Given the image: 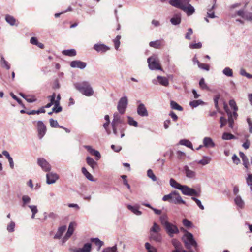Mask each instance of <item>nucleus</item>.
<instances>
[{"label":"nucleus","mask_w":252,"mask_h":252,"mask_svg":"<svg viewBox=\"0 0 252 252\" xmlns=\"http://www.w3.org/2000/svg\"><path fill=\"white\" fill-rule=\"evenodd\" d=\"M74 86L76 90L85 96H91L94 94V90L88 81L75 83Z\"/></svg>","instance_id":"nucleus-1"},{"label":"nucleus","mask_w":252,"mask_h":252,"mask_svg":"<svg viewBox=\"0 0 252 252\" xmlns=\"http://www.w3.org/2000/svg\"><path fill=\"white\" fill-rule=\"evenodd\" d=\"M123 114H121L119 112H115L113 114V119L111 122V126L113 133L116 136L119 135L118 128L120 126L126 124L122 116Z\"/></svg>","instance_id":"nucleus-2"},{"label":"nucleus","mask_w":252,"mask_h":252,"mask_svg":"<svg viewBox=\"0 0 252 252\" xmlns=\"http://www.w3.org/2000/svg\"><path fill=\"white\" fill-rule=\"evenodd\" d=\"M162 200L168 201L171 203L175 204H183L186 205V201L183 200L178 192L176 190L173 191L169 194L164 195L162 198Z\"/></svg>","instance_id":"nucleus-3"},{"label":"nucleus","mask_w":252,"mask_h":252,"mask_svg":"<svg viewBox=\"0 0 252 252\" xmlns=\"http://www.w3.org/2000/svg\"><path fill=\"white\" fill-rule=\"evenodd\" d=\"M183 240L187 249H190L192 247L196 248L197 243L194 239L193 235L190 232H186L183 237Z\"/></svg>","instance_id":"nucleus-4"},{"label":"nucleus","mask_w":252,"mask_h":252,"mask_svg":"<svg viewBox=\"0 0 252 252\" xmlns=\"http://www.w3.org/2000/svg\"><path fill=\"white\" fill-rule=\"evenodd\" d=\"M148 66L151 70H161L159 61L156 55L152 56L148 58Z\"/></svg>","instance_id":"nucleus-5"},{"label":"nucleus","mask_w":252,"mask_h":252,"mask_svg":"<svg viewBox=\"0 0 252 252\" xmlns=\"http://www.w3.org/2000/svg\"><path fill=\"white\" fill-rule=\"evenodd\" d=\"M128 105V98L127 96L121 97L118 103L117 110L121 114H124Z\"/></svg>","instance_id":"nucleus-6"},{"label":"nucleus","mask_w":252,"mask_h":252,"mask_svg":"<svg viewBox=\"0 0 252 252\" xmlns=\"http://www.w3.org/2000/svg\"><path fill=\"white\" fill-rule=\"evenodd\" d=\"M37 163L44 172H49L51 170L52 167L50 164L43 158H37Z\"/></svg>","instance_id":"nucleus-7"},{"label":"nucleus","mask_w":252,"mask_h":252,"mask_svg":"<svg viewBox=\"0 0 252 252\" xmlns=\"http://www.w3.org/2000/svg\"><path fill=\"white\" fill-rule=\"evenodd\" d=\"M190 0H170L169 3L175 7L182 9L183 7H186L189 4Z\"/></svg>","instance_id":"nucleus-8"},{"label":"nucleus","mask_w":252,"mask_h":252,"mask_svg":"<svg viewBox=\"0 0 252 252\" xmlns=\"http://www.w3.org/2000/svg\"><path fill=\"white\" fill-rule=\"evenodd\" d=\"M164 227L166 233L170 237H173L175 234L179 233L177 226L170 222L168 223Z\"/></svg>","instance_id":"nucleus-9"},{"label":"nucleus","mask_w":252,"mask_h":252,"mask_svg":"<svg viewBox=\"0 0 252 252\" xmlns=\"http://www.w3.org/2000/svg\"><path fill=\"white\" fill-rule=\"evenodd\" d=\"M46 183L48 185L53 184L59 179V176L53 172H49L46 175Z\"/></svg>","instance_id":"nucleus-10"},{"label":"nucleus","mask_w":252,"mask_h":252,"mask_svg":"<svg viewBox=\"0 0 252 252\" xmlns=\"http://www.w3.org/2000/svg\"><path fill=\"white\" fill-rule=\"evenodd\" d=\"M180 190L182 193L188 196L197 195V191L193 189L190 188L186 185H182Z\"/></svg>","instance_id":"nucleus-11"},{"label":"nucleus","mask_w":252,"mask_h":252,"mask_svg":"<svg viewBox=\"0 0 252 252\" xmlns=\"http://www.w3.org/2000/svg\"><path fill=\"white\" fill-rule=\"evenodd\" d=\"M37 130L38 137L41 139L46 132V126L41 121L37 122Z\"/></svg>","instance_id":"nucleus-12"},{"label":"nucleus","mask_w":252,"mask_h":252,"mask_svg":"<svg viewBox=\"0 0 252 252\" xmlns=\"http://www.w3.org/2000/svg\"><path fill=\"white\" fill-rule=\"evenodd\" d=\"M236 15L247 21L252 22V12H247L244 9H241L236 12Z\"/></svg>","instance_id":"nucleus-13"},{"label":"nucleus","mask_w":252,"mask_h":252,"mask_svg":"<svg viewBox=\"0 0 252 252\" xmlns=\"http://www.w3.org/2000/svg\"><path fill=\"white\" fill-rule=\"evenodd\" d=\"M70 65L72 68H77L83 69L86 67L87 63L85 62H83L79 60H74L71 62Z\"/></svg>","instance_id":"nucleus-14"},{"label":"nucleus","mask_w":252,"mask_h":252,"mask_svg":"<svg viewBox=\"0 0 252 252\" xmlns=\"http://www.w3.org/2000/svg\"><path fill=\"white\" fill-rule=\"evenodd\" d=\"M137 112L141 117H147L148 116V111L143 103H140L138 105Z\"/></svg>","instance_id":"nucleus-15"},{"label":"nucleus","mask_w":252,"mask_h":252,"mask_svg":"<svg viewBox=\"0 0 252 252\" xmlns=\"http://www.w3.org/2000/svg\"><path fill=\"white\" fill-rule=\"evenodd\" d=\"M183 170L186 176L188 178L194 179L196 177V172L194 170L190 169L188 166L185 165L183 167Z\"/></svg>","instance_id":"nucleus-16"},{"label":"nucleus","mask_w":252,"mask_h":252,"mask_svg":"<svg viewBox=\"0 0 252 252\" xmlns=\"http://www.w3.org/2000/svg\"><path fill=\"white\" fill-rule=\"evenodd\" d=\"M91 248V244L87 243L85 244L82 248L72 249L71 252H90Z\"/></svg>","instance_id":"nucleus-17"},{"label":"nucleus","mask_w":252,"mask_h":252,"mask_svg":"<svg viewBox=\"0 0 252 252\" xmlns=\"http://www.w3.org/2000/svg\"><path fill=\"white\" fill-rule=\"evenodd\" d=\"M94 49L97 52L105 53L110 50V48L103 44H95L94 45Z\"/></svg>","instance_id":"nucleus-18"},{"label":"nucleus","mask_w":252,"mask_h":252,"mask_svg":"<svg viewBox=\"0 0 252 252\" xmlns=\"http://www.w3.org/2000/svg\"><path fill=\"white\" fill-rule=\"evenodd\" d=\"M84 147L92 155L96 157V159L99 160L101 158V155L99 151L92 148V147L89 145H85Z\"/></svg>","instance_id":"nucleus-19"},{"label":"nucleus","mask_w":252,"mask_h":252,"mask_svg":"<svg viewBox=\"0 0 252 252\" xmlns=\"http://www.w3.org/2000/svg\"><path fill=\"white\" fill-rule=\"evenodd\" d=\"M149 239L154 241L156 242L160 243L162 241V237L160 233L150 232Z\"/></svg>","instance_id":"nucleus-20"},{"label":"nucleus","mask_w":252,"mask_h":252,"mask_svg":"<svg viewBox=\"0 0 252 252\" xmlns=\"http://www.w3.org/2000/svg\"><path fill=\"white\" fill-rule=\"evenodd\" d=\"M170 22L173 25H178L181 22V14L180 12L175 13L173 17L171 18Z\"/></svg>","instance_id":"nucleus-21"},{"label":"nucleus","mask_w":252,"mask_h":252,"mask_svg":"<svg viewBox=\"0 0 252 252\" xmlns=\"http://www.w3.org/2000/svg\"><path fill=\"white\" fill-rule=\"evenodd\" d=\"M74 223L73 222L70 223L67 231L65 236L63 238V240L64 241H65L67 240H68L72 235L74 232Z\"/></svg>","instance_id":"nucleus-22"},{"label":"nucleus","mask_w":252,"mask_h":252,"mask_svg":"<svg viewBox=\"0 0 252 252\" xmlns=\"http://www.w3.org/2000/svg\"><path fill=\"white\" fill-rule=\"evenodd\" d=\"M203 146L206 148H213L215 144L212 139L209 137H205L203 140Z\"/></svg>","instance_id":"nucleus-23"},{"label":"nucleus","mask_w":252,"mask_h":252,"mask_svg":"<svg viewBox=\"0 0 252 252\" xmlns=\"http://www.w3.org/2000/svg\"><path fill=\"white\" fill-rule=\"evenodd\" d=\"M182 10L189 16L192 15L195 12V8L190 3L187 6L183 7Z\"/></svg>","instance_id":"nucleus-24"},{"label":"nucleus","mask_w":252,"mask_h":252,"mask_svg":"<svg viewBox=\"0 0 252 252\" xmlns=\"http://www.w3.org/2000/svg\"><path fill=\"white\" fill-rule=\"evenodd\" d=\"M66 227L65 225L62 226L58 228V230L56 234L54 236V238L55 239H60L61 238L63 233L66 230Z\"/></svg>","instance_id":"nucleus-25"},{"label":"nucleus","mask_w":252,"mask_h":252,"mask_svg":"<svg viewBox=\"0 0 252 252\" xmlns=\"http://www.w3.org/2000/svg\"><path fill=\"white\" fill-rule=\"evenodd\" d=\"M157 78V80L160 85L165 87L168 86L169 80L166 77L161 76H158Z\"/></svg>","instance_id":"nucleus-26"},{"label":"nucleus","mask_w":252,"mask_h":252,"mask_svg":"<svg viewBox=\"0 0 252 252\" xmlns=\"http://www.w3.org/2000/svg\"><path fill=\"white\" fill-rule=\"evenodd\" d=\"M234 202L236 205L239 208L241 209L244 208L245 203L240 196L237 195L234 199Z\"/></svg>","instance_id":"nucleus-27"},{"label":"nucleus","mask_w":252,"mask_h":252,"mask_svg":"<svg viewBox=\"0 0 252 252\" xmlns=\"http://www.w3.org/2000/svg\"><path fill=\"white\" fill-rule=\"evenodd\" d=\"M31 199L30 196L24 195L22 197V207L23 208L28 206V204L31 202Z\"/></svg>","instance_id":"nucleus-28"},{"label":"nucleus","mask_w":252,"mask_h":252,"mask_svg":"<svg viewBox=\"0 0 252 252\" xmlns=\"http://www.w3.org/2000/svg\"><path fill=\"white\" fill-rule=\"evenodd\" d=\"M86 162L87 164L89 166H90L93 169H95L97 165V162L95 161L93 158L89 157H87Z\"/></svg>","instance_id":"nucleus-29"},{"label":"nucleus","mask_w":252,"mask_h":252,"mask_svg":"<svg viewBox=\"0 0 252 252\" xmlns=\"http://www.w3.org/2000/svg\"><path fill=\"white\" fill-rule=\"evenodd\" d=\"M170 185L175 189L180 190L182 185L178 183L175 180L171 178L169 181Z\"/></svg>","instance_id":"nucleus-30"},{"label":"nucleus","mask_w":252,"mask_h":252,"mask_svg":"<svg viewBox=\"0 0 252 252\" xmlns=\"http://www.w3.org/2000/svg\"><path fill=\"white\" fill-rule=\"evenodd\" d=\"M62 53L64 55L70 57H73L76 55V52L75 50L73 49L64 50L62 51Z\"/></svg>","instance_id":"nucleus-31"},{"label":"nucleus","mask_w":252,"mask_h":252,"mask_svg":"<svg viewBox=\"0 0 252 252\" xmlns=\"http://www.w3.org/2000/svg\"><path fill=\"white\" fill-rule=\"evenodd\" d=\"M161 230L160 226L157 223L154 222L153 226L150 228V232L160 233Z\"/></svg>","instance_id":"nucleus-32"},{"label":"nucleus","mask_w":252,"mask_h":252,"mask_svg":"<svg viewBox=\"0 0 252 252\" xmlns=\"http://www.w3.org/2000/svg\"><path fill=\"white\" fill-rule=\"evenodd\" d=\"M127 208L136 215L139 216L142 214V212L139 210L137 207L128 205H127Z\"/></svg>","instance_id":"nucleus-33"},{"label":"nucleus","mask_w":252,"mask_h":252,"mask_svg":"<svg viewBox=\"0 0 252 252\" xmlns=\"http://www.w3.org/2000/svg\"><path fill=\"white\" fill-rule=\"evenodd\" d=\"M82 172L87 179L91 181H94L93 176L87 171L86 168H82Z\"/></svg>","instance_id":"nucleus-34"},{"label":"nucleus","mask_w":252,"mask_h":252,"mask_svg":"<svg viewBox=\"0 0 252 252\" xmlns=\"http://www.w3.org/2000/svg\"><path fill=\"white\" fill-rule=\"evenodd\" d=\"M147 176L151 179L153 181H157V184H159L158 181L157 177L155 176L153 171L149 169L147 170Z\"/></svg>","instance_id":"nucleus-35"},{"label":"nucleus","mask_w":252,"mask_h":252,"mask_svg":"<svg viewBox=\"0 0 252 252\" xmlns=\"http://www.w3.org/2000/svg\"><path fill=\"white\" fill-rule=\"evenodd\" d=\"M161 45V40H157L154 41H151L149 43L150 46L154 48L158 49L160 47Z\"/></svg>","instance_id":"nucleus-36"},{"label":"nucleus","mask_w":252,"mask_h":252,"mask_svg":"<svg viewBox=\"0 0 252 252\" xmlns=\"http://www.w3.org/2000/svg\"><path fill=\"white\" fill-rule=\"evenodd\" d=\"M227 115L228 120H227V122H230L231 121L234 122V120L237 119L238 116L237 113L236 112L228 113Z\"/></svg>","instance_id":"nucleus-37"},{"label":"nucleus","mask_w":252,"mask_h":252,"mask_svg":"<svg viewBox=\"0 0 252 252\" xmlns=\"http://www.w3.org/2000/svg\"><path fill=\"white\" fill-rule=\"evenodd\" d=\"M204 104V102L200 99L193 100L189 102V105L192 108L197 107L199 105H203Z\"/></svg>","instance_id":"nucleus-38"},{"label":"nucleus","mask_w":252,"mask_h":252,"mask_svg":"<svg viewBox=\"0 0 252 252\" xmlns=\"http://www.w3.org/2000/svg\"><path fill=\"white\" fill-rule=\"evenodd\" d=\"M222 138L225 140H228L231 139H236L237 138L231 133L228 132H224L222 134Z\"/></svg>","instance_id":"nucleus-39"},{"label":"nucleus","mask_w":252,"mask_h":252,"mask_svg":"<svg viewBox=\"0 0 252 252\" xmlns=\"http://www.w3.org/2000/svg\"><path fill=\"white\" fill-rule=\"evenodd\" d=\"M0 63L2 67L5 68L7 70L10 69V64L8 62L4 59L2 55L1 56Z\"/></svg>","instance_id":"nucleus-40"},{"label":"nucleus","mask_w":252,"mask_h":252,"mask_svg":"<svg viewBox=\"0 0 252 252\" xmlns=\"http://www.w3.org/2000/svg\"><path fill=\"white\" fill-rule=\"evenodd\" d=\"M5 20L6 21L9 23L11 26H13L15 25L16 20L13 16H11L10 15H6L5 16Z\"/></svg>","instance_id":"nucleus-41"},{"label":"nucleus","mask_w":252,"mask_h":252,"mask_svg":"<svg viewBox=\"0 0 252 252\" xmlns=\"http://www.w3.org/2000/svg\"><path fill=\"white\" fill-rule=\"evenodd\" d=\"M45 107H41L37 110H32L30 111H27L26 113L28 115H34L35 114H39L41 113H45Z\"/></svg>","instance_id":"nucleus-42"},{"label":"nucleus","mask_w":252,"mask_h":252,"mask_svg":"<svg viewBox=\"0 0 252 252\" xmlns=\"http://www.w3.org/2000/svg\"><path fill=\"white\" fill-rule=\"evenodd\" d=\"M160 220L161 222V224L164 227L165 225H166L169 222L168 217L166 215H163L160 217Z\"/></svg>","instance_id":"nucleus-43"},{"label":"nucleus","mask_w":252,"mask_h":252,"mask_svg":"<svg viewBox=\"0 0 252 252\" xmlns=\"http://www.w3.org/2000/svg\"><path fill=\"white\" fill-rule=\"evenodd\" d=\"M222 73L224 75H225L227 77H232L233 76V71L230 68H229L228 67H225L222 70Z\"/></svg>","instance_id":"nucleus-44"},{"label":"nucleus","mask_w":252,"mask_h":252,"mask_svg":"<svg viewBox=\"0 0 252 252\" xmlns=\"http://www.w3.org/2000/svg\"><path fill=\"white\" fill-rule=\"evenodd\" d=\"M211 159V158L209 157H204L203 158L198 161L197 163L198 164H202V165H205L210 162Z\"/></svg>","instance_id":"nucleus-45"},{"label":"nucleus","mask_w":252,"mask_h":252,"mask_svg":"<svg viewBox=\"0 0 252 252\" xmlns=\"http://www.w3.org/2000/svg\"><path fill=\"white\" fill-rule=\"evenodd\" d=\"M28 207L31 209L32 215V218L34 219L35 214L38 212L37 206L36 205H28Z\"/></svg>","instance_id":"nucleus-46"},{"label":"nucleus","mask_w":252,"mask_h":252,"mask_svg":"<svg viewBox=\"0 0 252 252\" xmlns=\"http://www.w3.org/2000/svg\"><path fill=\"white\" fill-rule=\"evenodd\" d=\"M146 249L148 252H157V249L150 245L148 242H146L145 244Z\"/></svg>","instance_id":"nucleus-47"},{"label":"nucleus","mask_w":252,"mask_h":252,"mask_svg":"<svg viewBox=\"0 0 252 252\" xmlns=\"http://www.w3.org/2000/svg\"><path fill=\"white\" fill-rule=\"evenodd\" d=\"M91 241L95 243V244L100 248L104 245L103 241L99 240L98 238H93L91 239Z\"/></svg>","instance_id":"nucleus-48"},{"label":"nucleus","mask_w":252,"mask_h":252,"mask_svg":"<svg viewBox=\"0 0 252 252\" xmlns=\"http://www.w3.org/2000/svg\"><path fill=\"white\" fill-rule=\"evenodd\" d=\"M180 144L187 147L192 148V144L190 141L187 139H182L180 141Z\"/></svg>","instance_id":"nucleus-49"},{"label":"nucleus","mask_w":252,"mask_h":252,"mask_svg":"<svg viewBox=\"0 0 252 252\" xmlns=\"http://www.w3.org/2000/svg\"><path fill=\"white\" fill-rule=\"evenodd\" d=\"M127 127V126L126 124H123L122 126H120L118 128V132L119 134H121V137L123 138L125 136V133L124 131L126 129Z\"/></svg>","instance_id":"nucleus-50"},{"label":"nucleus","mask_w":252,"mask_h":252,"mask_svg":"<svg viewBox=\"0 0 252 252\" xmlns=\"http://www.w3.org/2000/svg\"><path fill=\"white\" fill-rule=\"evenodd\" d=\"M171 107L175 110H177L179 111H182L183 108L179 105L177 103L174 101H171L170 102Z\"/></svg>","instance_id":"nucleus-51"},{"label":"nucleus","mask_w":252,"mask_h":252,"mask_svg":"<svg viewBox=\"0 0 252 252\" xmlns=\"http://www.w3.org/2000/svg\"><path fill=\"white\" fill-rule=\"evenodd\" d=\"M246 182L252 192V174L249 173L248 174V177L246 178Z\"/></svg>","instance_id":"nucleus-52"},{"label":"nucleus","mask_w":252,"mask_h":252,"mask_svg":"<svg viewBox=\"0 0 252 252\" xmlns=\"http://www.w3.org/2000/svg\"><path fill=\"white\" fill-rule=\"evenodd\" d=\"M127 123L129 125L135 127L138 126V123L131 117H127Z\"/></svg>","instance_id":"nucleus-53"},{"label":"nucleus","mask_w":252,"mask_h":252,"mask_svg":"<svg viewBox=\"0 0 252 252\" xmlns=\"http://www.w3.org/2000/svg\"><path fill=\"white\" fill-rule=\"evenodd\" d=\"M117 251V245H115L112 247H107L104 249L102 252H116Z\"/></svg>","instance_id":"nucleus-54"},{"label":"nucleus","mask_w":252,"mask_h":252,"mask_svg":"<svg viewBox=\"0 0 252 252\" xmlns=\"http://www.w3.org/2000/svg\"><path fill=\"white\" fill-rule=\"evenodd\" d=\"M121 36L120 35H117L116 38L113 40V42L115 45V48L116 50H118L120 45V39Z\"/></svg>","instance_id":"nucleus-55"},{"label":"nucleus","mask_w":252,"mask_h":252,"mask_svg":"<svg viewBox=\"0 0 252 252\" xmlns=\"http://www.w3.org/2000/svg\"><path fill=\"white\" fill-rule=\"evenodd\" d=\"M50 125L52 127H63L62 126L59 125L57 120H55L52 118L49 120Z\"/></svg>","instance_id":"nucleus-56"},{"label":"nucleus","mask_w":252,"mask_h":252,"mask_svg":"<svg viewBox=\"0 0 252 252\" xmlns=\"http://www.w3.org/2000/svg\"><path fill=\"white\" fill-rule=\"evenodd\" d=\"M53 112L58 113L62 111V107L60 106V104L57 103H55L54 106L52 108Z\"/></svg>","instance_id":"nucleus-57"},{"label":"nucleus","mask_w":252,"mask_h":252,"mask_svg":"<svg viewBox=\"0 0 252 252\" xmlns=\"http://www.w3.org/2000/svg\"><path fill=\"white\" fill-rule=\"evenodd\" d=\"M198 67L203 70L206 71L209 70V65L206 64L200 63L198 61H196Z\"/></svg>","instance_id":"nucleus-58"},{"label":"nucleus","mask_w":252,"mask_h":252,"mask_svg":"<svg viewBox=\"0 0 252 252\" xmlns=\"http://www.w3.org/2000/svg\"><path fill=\"white\" fill-rule=\"evenodd\" d=\"M214 7V5H213L210 8L208 9L207 16L209 18H214L216 17L214 12L212 11Z\"/></svg>","instance_id":"nucleus-59"},{"label":"nucleus","mask_w":252,"mask_h":252,"mask_svg":"<svg viewBox=\"0 0 252 252\" xmlns=\"http://www.w3.org/2000/svg\"><path fill=\"white\" fill-rule=\"evenodd\" d=\"M199 85L200 87L202 89L208 90L209 88L207 86V84L205 82L204 79L203 78H201L199 82Z\"/></svg>","instance_id":"nucleus-60"},{"label":"nucleus","mask_w":252,"mask_h":252,"mask_svg":"<svg viewBox=\"0 0 252 252\" xmlns=\"http://www.w3.org/2000/svg\"><path fill=\"white\" fill-rule=\"evenodd\" d=\"M191 199L195 202V203H196L197 206L200 208V209H201V210L204 209V207L202 204L201 202L199 199H198L194 197H192Z\"/></svg>","instance_id":"nucleus-61"},{"label":"nucleus","mask_w":252,"mask_h":252,"mask_svg":"<svg viewBox=\"0 0 252 252\" xmlns=\"http://www.w3.org/2000/svg\"><path fill=\"white\" fill-rule=\"evenodd\" d=\"M229 105L231 107V108L234 110V112H236V111L238 110V107L236 105V103L235 101H234V100H233V99L230 100L229 102Z\"/></svg>","instance_id":"nucleus-62"},{"label":"nucleus","mask_w":252,"mask_h":252,"mask_svg":"<svg viewBox=\"0 0 252 252\" xmlns=\"http://www.w3.org/2000/svg\"><path fill=\"white\" fill-rule=\"evenodd\" d=\"M15 226V223L11 221L9 225L7 227V230L9 232H12L14 231V228Z\"/></svg>","instance_id":"nucleus-63"},{"label":"nucleus","mask_w":252,"mask_h":252,"mask_svg":"<svg viewBox=\"0 0 252 252\" xmlns=\"http://www.w3.org/2000/svg\"><path fill=\"white\" fill-rule=\"evenodd\" d=\"M202 47V44L201 42L197 43H191L189 44V48L190 49H200Z\"/></svg>","instance_id":"nucleus-64"}]
</instances>
